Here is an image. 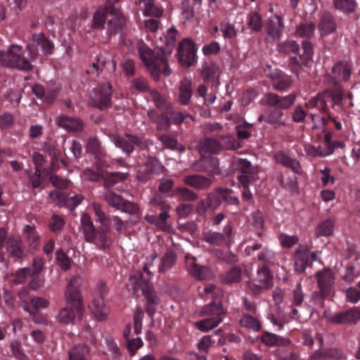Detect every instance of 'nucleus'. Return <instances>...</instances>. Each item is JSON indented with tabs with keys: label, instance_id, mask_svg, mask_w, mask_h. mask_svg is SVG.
<instances>
[{
	"label": "nucleus",
	"instance_id": "nucleus-1",
	"mask_svg": "<svg viewBox=\"0 0 360 360\" xmlns=\"http://www.w3.org/2000/svg\"><path fill=\"white\" fill-rule=\"evenodd\" d=\"M297 97L298 93L295 91L285 96H280L273 92L266 93L260 101L261 104L266 106V108L259 117L258 120L272 125L276 129L288 127L284 110L290 109Z\"/></svg>",
	"mask_w": 360,
	"mask_h": 360
},
{
	"label": "nucleus",
	"instance_id": "nucleus-2",
	"mask_svg": "<svg viewBox=\"0 0 360 360\" xmlns=\"http://www.w3.org/2000/svg\"><path fill=\"white\" fill-rule=\"evenodd\" d=\"M315 29V24L311 22H302L297 26L295 35L306 39L302 41V53L299 56L300 61L297 56L290 57L288 61V68L297 77L304 71L305 68L312 64L314 46L309 39L314 36Z\"/></svg>",
	"mask_w": 360,
	"mask_h": 360
},
{
	"label": "nucleus",
	"instance_id": "nucleus-3",
	"mask_svg": "<svg viewBox=\"0 0 360 360\" xmlns=\"http://www.w3.org/2000/svg\"><path fill=\"white\" fill-rule=\"evenodd\" d=\"M81 277L72 276L65 292V306L56 316L57 321L63 324L72 323L76 317L82 318L84 308L80 291Z\"/></svg>",
	"mask_w": 360,
	"mask_h": 360
},
{
	"label": "nucleus",
	"instance_id": "nucleus-4",
	"mask_svg": "<svg viewBox=\"0 0 360 360\" xmlns=\"http://www.w3.org/2000/svg\"><path fill=\"white\" fill-rule=\"evenodd\" d=\"M26 257L25 245L19 237H7L4 229H0V262L8 268L9 262H22Z\"/></svg>",
	"mask_w": 360,
	"mask_h": 360
},
{
	"label": "nucleus",
	"instance_id": "nucleus-5",
	"mask_svg": "<svg viewBox=\"0 0 360 360\" xmlns=\"http://www.w3.org/2000/svg\"><path fill=\"white\" fill-rule=\"evenodd\" d=\"M137 46L140 59L155 81L159 80L161 74L165 77L171 74V70L165 56H157L143 41L139 42Z\"/></svg>",
	"mask_w": 360,
	"mask_h": 360
},
{
	"label": "nucleus",
	"instance_id": "nucleus-6",
	"mask_svg": "<svg viewBox=\"0 0 360 360\" xmlns=\"http://www.w3.org/2000/svg\"><path fill=\"white\" fill-rule=\"evenodd\" d=\"M31 60L25 56V50L22 46L12 44L8 49L0 51V64L2 66L15 68L20 71L29 72L32 70Z\"/></svg>",
	"mask_w": 360,
	"mask_h": 360
},
{
	"label": "nucleus",
	"instance_id": "nucleus-7",
	"mask_svg": "<svg viewBox=\"0 0 360 360\" xmlns=\"http://www.w3.org/2000/svg\"><path fill=\"white\" fill-rule=\"evenodd\" d=\"M200 314L207 318L197 321L195 326L202 332H207L222 322L224 310L220 302L213 301L202 309Z\"/></svg>",
	"mask_w": 360,
	"mask_h": 360
},
{
	"label": "nucleus",
	"instance_id": "nucleus-8",
	"mask_svg": "<svg viewBox=\"0 0 360 360\" xmlns=\"http://www.w3.org/2000/svg\"><path fill=\"white\" fill-rule=\"evenodd\" d=\"M352 65L347 60H339L334 64L331 70L326 72L325 83L330 88H339L342 83L349 80Z\"/></svg>",
	"mask_w": 360,
	"mask_h": 360
},
{
	"label": "nucleus",
	"instance_id": "nucleus-9",
	"mask_svg": "<svg viewBox=\"0 0 360 360\" xmlns=\"http://www.w3.org/2000/svg\"><path fill=\"white\" fill-rule=\"evenodd\" d=\"M108 294L105 283L100 282L97 285L96 295L89 308L97 321H103L107 319L110 313V307L105 302V297Z\"/></svg>",
	"mask_w": 360,
	"mask_h": 360
},
{
	"label": "nucleus",
	"instance_id": "nucleus-10",
	"mask_svg": "<svg viewBox=\"0 0 360 360\" xmlns=\"http://www.w3.org/2000/svg\"><path fill=\"white\" fill-rule=\"evenodd\" d=\"M233 146V139L227 135H219L217 138H207L200 143L199 150L201 156L206 154H217L224 147L230 148Z\"/></svg>",
	"mask_w": 360,
	"mask_h": 360
},
{
	"label": "nucleus",
	"instance_id": "nucleus-11",
	"mask_svg": "<svg viewBox=\"0 0 360 360\" xmlns=\"http://www.w3.org/2000/svg\"><path fill=\"white\" fill-rule=\"evenodd\" d=\"M41 48L45 55H51L54 47L53 43L44 33H35L32 36V40L27 46L28 55L31 60H37L39 56L38 49Z\"/></svg>",
	"mask_w": 360,
	"mask_h": 360
},
{
	"label": "nucleus",
	"instance_id": "nucleus-12",
	"mask_svg": "<svg viewBox=\"0 0 360 360\" xmlns=\"http://www.w3.org/2000/svg\"><path fill=\"white\" fill-rule=\"evenodd\" d=\"M112 84L106 82L100 84L94 89L91 96V104L93 106L103 110L111 106Z\"/></svg>",
	"mask_w": 360,
	"mask_h": 360
},
{
	"label": "nucleus",
	"instance_id": "nucleus-13",
	"mask_svg": "<svg viewBox=\"0 0 360 360\" xmlns=\"http://www.w3.org/2000/svg\"><path fill=\"white\" fill-rule=\"evenodd\" d=\"M195 43L190 39H184L179 45L177 56L180 63L186 68L193 65L197 61Z\"/></svg>",
	"mask_w": 360,
	"mask_h": 360
},
{
	"label": "nucleus",
	"instance_id": "nucleus-14",
	"mask_svg": "<svg viewBox=\"0 0 360 360\" xmlns=\"http://www.w3.org/2000/svg\"><path fill=\"white\" fill-rule=\"evenodd\" d=\"M151 204L160 210L158 215L151 216L153 223H154L158 228L163 231H168L169 226L167 224V219L169 217L168 212L170 209L168 205L162 197L156 193L151 199Z\"/></svg>",
	"mask_w": 360,
	"mask_h": 360
},
{
	"label": "nucleus",
	"instance_id": "nucleus-15",
	"mask_svg": "<svg viewBox=\"0 0 360 360\" xmlns=\"http://www.w3.org/2000/svg\"><path fill=\"white\" fill-rule=\"evenodd\" d=\"M316 279L319 288V295L322 299L328 297L333 290L335 276L331 269L325 268L316 273Z\"/></svg>",
	"mask_w": 360,
	"mask_h": 360
},
{
	"label": "nucleus",
	"instance_id": "nucleus-16",
	"mask_svg": "<svg viewBox=\"0 0 360 360\" xmlns=\"http://www.w3.org/2000/svg\"><path fill=\"white\" fill-rule=\"evenodd\" d=\"M49 196L58 206L71 210L75 209L84 199L82 195H66L65 193L56 190L51 191Z\"/></svg>",
	"mask_w": 360,
	"mask_h": 360
},
{
	"label": "nucleus",
	"instance_id": "nucleus-17",
	"mask_svg": "<svg viewBox=\"0 0 360 360\" xmlns=\"http://www.w3.org/2000/svg\"><path fill=\"white\" fill-rule=\"evenodd\" d=\"M104 200L110 206L123 212L133 213L135 210L133 203L124 200L111 189H107L105 192Z\"/></svg>",
	"mask_w": 360,
	"mask_h": 360
},
{
	"label": "nucleus",
	"instance_id": "nucleus-18",
	"mask_svg": "<svg viewBox=\"0 0 360 360\" xmlns=\"http://www.w3.org/2000/svg\"><path fill=\"white\" fill-rule=\"evenodd\" d=\"M221 70L214 62L204 63L200 69V76L205 82H211L212 87L217 88L220 85Z\"/></svg>",
	"mask_w": 360,
	"mask_h": 360
},
{
	"label": "nucleus",
	"instance_id": "nucleus-19",
	"mask_svg": "<svg viewBox=\"0 0 360 360\" xmlns=\"http://www.w3.org/2000/svg\"><path fill=\"white\" fill-rule=\"evenodd\" d=\"M164 167L156 160L148 159L141 165L136 174V180L146 182L150 174H159L162 172Z\"/></svg>",
	"mask_w": 360,
	"mask_h": 360
},
{
	"label": "nucleus",
	"instance_id": "nucleus-20",
	"mask_svg": "<svg viewBox=\"0 0 360 360\" xmlns=\"http://www.w3.org/2000/svg\"><path fill=\"white\" fill-rule=\"evenodd\" d=\"M141 290L145 299L146 300V313L150 316H153L155 313V308L160 302V299L157 295L156 291L155 290L152 283L146 282L141 286Z\"/></svg>",
	"mask_w": 360,
	"mask_h": 360
},
{
	"label": "nucleus",
	"instance_id": "nucleus-21",
	"mask_svg": "<svg viewBox=\"0 0 360 360\" xmlns=\"http://www.w3.org/2000/svg\"><path fill=\"white\" fill-rule=\"evenodd\" d=\"M109 231L101 226L91 232V237L86 236L84 238L86 242L95 244L100 250H105L110 245V239L107 235Z\"/></svg>",
	"mask_w": 360,
	"mask_h": 360
},
{
	"label": "nucleus",
	"instance_id": "nucleus-22",
	"mask_svg": "<svg viewBox=\"0 0 360 360\" xmlns=\"http://www.w3.org/2000/svg\"><path fill=\"white\" fill-rule=\"evenodd\" d=\"M274 159L277 163L290 169L293 172L298 174L302 173L300 162L290 156L288 152L284 150L277 151L274 155Z\"/></svg>",
	"mask_w": 360,
	"mask_h": 360
},
{
	"label": "nucleus",
	"instance_id": "nucleus-23",
	"mask_svg": "<svg viewBox=\"0 0 360 360\" xmlns=\"http://www.w3.org/2000/svg\"><path fill=\"white\" fill-rule=\"evenodd\" d=\"M359 319L360 310L357 307H353L334 314L330 319V322L335 324H347L356 323Z\"/></svg>",
	"mask_w": 360,
	"mask_h": 360
},
{
	"label": "nucleus",
	"instance_id": "nucleus-24",
	"mask_svg": "<svg viewBox=\"0 0 360 360\" xmlns=\"http://www.w3.org/2000/svg\"><path fill=\"white\" fill-rule=\"evenodd\" d=\"M265 29L269 37L273 39H279L284 30L283 18L278 15H274L267 22Z\"/></svg>",
	"mask_w": 360,
	"mask_h": 360
},
{
	"label": "nucleus",
	"instance_id": "nucleus-25",
	"mask_svg": "<svg viewBox=\"0 0 360 360\" xmlns=\"http://www.w3.org/2000/svg\"><path fill=\"white\" fill-rule=\"evenodd\" d=\"M57 124L69 132H80L84 129L83 122L77 117L61 115L56 118Z\"/></svg>",
	"mask_w": 360,
	"mask_h": 360
},
{
	"label": "nucleus",
	"instance_id": "nucleus-26",
	"mask_svg": "<svg viewBox=\"0 0 360 360\" xmlns=\"http://www.w3.org/2000/svg\"><path fill=\"white\" fill-rule=\"evenodd\" d=\"M276 49L278 52L284 56H289L290 57L297 56L299 58L300 46L293 39H286L277 44ZM298 60L300 61V58Z\"/></svg>",
	"mask_w": 360,
	"mask_h": 360
},
{
	"label": "nucleus",
	"instance_id": "nucleus-27",
	"mask_svg": "<svg viewBox=\"0 0 360 360\" xmlns=\"http://www.w3.org/2000/svg\"><path fill=\"white\" fill-rule=\"evenodd\" d=\"M233 165L236 170L242 174L239 176H252L255 180H257V169L248 160L237 158L233 161Z\"/></svg>",
	"mask_w": 360,
	"mask_h": 360
},
{
	"label": "nucleus",
	"instance_id": "nucleus-28",
	"mask_svg": "<svg viewBox=\"0 0 360 360\" xmlns=\"http://www.w3.org/2000/svg\"><path fill=\"white\" fill-rule=\"evenodd\" d=\"M260 340L268 347H286L291 343L290 339L268 331H264L261 334Z\"/></svg>",
	"mask_w": 360,
	"mask_h": 360
},
{
	"label": "nucleus",
	"instance_id": "nucleus-29",
	"mask_svg": "<svg viewBox=\"0 0 360 360\" xmlns=\"http://www.w3.org/2000/svg\"><path fill=\"white\" fill-rule=\"evenodd\" d=\"M309 262V250L306 246L300 245L295 253V269L300 274L303 273Z\"/></svg>",
	"mask_w": 360,
	"mask_h": 360
},
{
	"label": "nucleus",
	"instance_id": "nucleus-30",
	"mask_svg": "<svg viewBox=\"0 0 360 360\" xmlns=\"http://www.w3.org/2000/svg\"><path fill=\"white\" fill-rule=\"evenodd\" d=\"M192 81L184 79L178 88L177 101L182 105H188L193 96Z\"/></svg>",
	"mask_w": 360,
	"mask_h": 360
},
{
	"label": "nucleus",
	"instance_id": "nucleus-31",
	"mask_svg": "<svg viewBox=\"0 0 360 360\" xmlns=\"http://www.w3.org/2000/svg\"><path fill=\"white\" fill-rule=\"evenodd\" d=\"M139 9L144 16L160 18L163 15V8L155 4V0H139Z\"/></svg>",
	"mask_w": 360,
	"mask_h": 360
},
{
	"label": "nucleus",
	"instance_id": "nucleus-32",
	"mask_svg": "<svg viewBox=\"0 0 360 360\" xmlns=\"http://www.w3.org/2000/svg\"><path fill=\"white\" fill-rule=\"evenodd\" d=\"M219 161L216 157L205 155L201 156L200 160L197 164V167L200 171L207 172L213 174L219 172Z\"/></svg>",
	"mask_w": 360,
	"mask_h": 360
},
{
	"label": "nucleus",
	"instance_id": "nucleus-33",
	"mask_svg": "<svg viewBox=\"0 0 360 360\" xmlns=\"http://www.w3.org/2000/svg\"><path fill=\"white\" fill-rule=\"evenodd\" d=\"M327 94L324 92L319 94L317 96L312 97L305 103V106L308 110H317L321 113L325 112L328 114V101L326 99Z\"/></svg>",
	"mask_w": 360,
	"mask_h": 360
},
{
	"label": "nucleus",
	"instance_id": "nucleus-34",
	"mask_svg": "<svg viewBox=\"0 0 360 360\" xmlns=\"http://www.w3.org/2000/svg\"><path fill=\"white\" fill-rule=\"evenodd\" d=\"M183 181L186 185L197 189L207 188L212 184V181L211 179L205 177L199 174L185 176L183 179Z\"/></svg>",
	"mask_w": 360,
	"mask_h": 360
},
{
	"label": "nucleus",
	"instance_id": "nucleus-35",
	"mask_svg": "<svg viewBox=\"0 0 360 360\" xmlns=\"http://www.w3.org/2000/svg\"><path fill=\"white\" fill-rule=\"evenodd\" d=\"M337 24L333 15L330 13H324L319 24L321 35H328L336 30Z\"/></svg>",
	"mask_w": 360,
	"mask_h": 360
},
{
	"label": "nucleus",
	"instance_id": "nucleus-36",
	"mask_svg": "<svg viewBox=\"0 0 360 360\" xmlns=\"http://www.w3.org/2000/svg\"><path fill=\"white\" fill-rule=\"evenodd\" d=\"M113 17L108 22V34L110 36L116 35L120 32L126 22V19L122 13H111Z\"/></svg>",
	"mask_w": 360,
	"mask_h": 360
},
{
	"label": "nucleus",
	"instance_id": "nucleus-37",
	"mask_svg": "<svg viewBox=\"0 0 360 360\" xmlns=\"http://www.w3.org/2000/svg\"><path fill=\"white\" fill-rule=\"evenodd\" d=\"M113 141L117 147L121 148L127 154H130L134 151L135 138L131 135L116 136L114 137Z\"/></svg>",
	"mask_w": 360,
	"mask_h": 360
},
{
	"label": "nucleus",
	"instance_id": "nucleus-38",
	"mask_svg": "<svg viewBox=\"0 0 360 360\" xmlns=\"http://www.w3.org/2000/svg\"><path fill=\"white\" fill-rule=\"evenodd\" d=\"M193 121V117L188 114H184L180 112L174 111L172 108L169 112L166 113V120L165 122V128L169 129L170 124L172 123L176 125H179L184 122H187V120Z\"/></svg>",
	"mask_w": 360,
	"mask_h": 360
},
{
	"label": "nucleus",
	"instance_id": "nucleus-39",
	"mask_svg": "<svg viewBox=\"0 0 360 360\" xmlns=\"http://www.w3.org/2000/svg\"><path fill=\"white\" fill-rule=\"evenodd\" d=\"M335 223V220L332 218L326 219L319 223L314 230L315 236L320 238L331 236L333 233Z\"/></svg>",
	"mask_w": 360,
	"mask_h": 360
},
{
	"label": "nucleus",
	"instance_id": "nucleus-40",
	"mask_svg": "<svg viewBox=\"0 0 360 360\" xmlns=\"http://www.w3.org/2000/svg\"><path fill=\"white\" fill-rule=\"evenodd\" d=\"M342 353L335 349L328 350H317L312 354L309 360H337L342 357Z\"/></svg>",
	"mask_w": 360,
	"mask_h": 360
},
{
	"label": "nucleus",
	"instance_id": "nucleus-41",
	"mask_svg": "<svg viewBox=\"0 0 360 360\" xmlns=\"http://www.w3.org/2000/svg\"><path fill=\"white\" fill-rule=\"evenodd\" d=\"M150 97L154 102L156 108L163 113L166 114L171 111L172 104L165 98L162 96L158 91L155 89L151 91Z\"/></svg>",
	"mask_w": 360,
	"mask_h": 360
},
{
	"label": "nucleus",
	"instance_id": "nucleus-42",
	"mask_svg": "<svg viewBox=\"0 0 360 360\" xmlns=\"http://www.w3.org/2000/svg\"><path fill=\"white\" fill-rule=\"evenodd\" d=\"M24 232L30 247L34 250H37L40 246V236L33 226L26 225Z\"/></svg>",
	"mask_w": 360,
	"mask_h": 360
},
{
	"label": "nucleus",
	"instance_id": "nucleus-43",
	"mask_svg": "<svg viewBox=\"0 0 360 360\" xmlns=\"http://www.w3.org/2000/svg\"><path fill=\"white\" fill-rule=\"evenodd\" d=\"M89 352V347L86 345L78 344L69 351V360H87Z\"/></svg>",
	"mask_w": 360,
	"mask_h": 360
},
{
	"label": "nucleus",
	"instance_id": "nucleus-44",
	"mask_svg": "<svg viewBox=\"0 0 360 360\" xmlns=\"http://www.w3.org/2000/svg\"><path fill=\"white\" fill-rule=\"evenodd\" d=\"M176 261V253L173 250H167L161 259L159 271L162 274L167 272L174 266Z\"/></svg>",
	"mask_w": 360,
	"mask_h": 360
},
{
	"label": "nucleus",
	"instance_id": "nucleus-45",
	"mask_svg": "<svg viewBox=\"0 0 360 360\" xmlns=\"http://www.w3.org/2000/svg\"><path fill=\"white\" fill-rule=\"evenodd\" d=\"M240 325L255 332L260 330L262 328V325L258 318L250 314H243L241 316Z\"/></svg>",
	"mask_w": 360,
	"mask_h": 360
},
{
	"label": "nucleus",
	"instance_id": "nucleus-46",
	"mask_svg": "<svg viewBox=\"0 0 360 360\" xmlns=\"http://www.w3.org/2000/svg\"><path fill=\"white\" fill-rule=\"evenodd\" d=\"M105 59L101 56H96L95 60H94L86 68V73L92 77H98L103 71L105 65Z\"/></svg>",
	"mask_w": 360,
	"mask_h": 360
},
{
	"label": "nucleus",
	"instance_id": "nucleus-47",
	"mask_svg": "<svg viewBox=\"0 0 360 360\" xmlns=\"http://www.w3.org/2000/svg\"><path fill=\"white\" fill-rule=\"evenodd\" d=\"M257 259L264 263L263 266L269 267L278 264L276 254L268 248H264L257 255Z\"/></svg>",
	"mask_w": 360,
	"mask_h": 360
},
{
	"label": "nucleus",
	"instance_id": "nucleus-48",
	"mask_svg": "<svg viewBox=\"0 0 360 360\" xmlns=\"http://www.w3.org/2000/svg\"><path fill=\"white\" fill-rule=\"evenodd\" d=\"M257 281L264 286V288H269L272 286L273 283V275L269 270V267L262 266L261 268L257 269Z\"/></svg>",
	"mask_w": 360,
	"mask_h": 360
},
{
	"label": "nucleus",
	"instance_id": "nucleus-49",
	"mask_svg": "<svg viewBox=\"0 0 360 360\" xmlns=\"http://www.w3.org/2000/svg\"><path fill=\"white\" fill-rule=\"evenodd\" d=\"M292 85V79L287 75L278 76L272 82L273 89L280 92L287 91Z\"/></svg>",
	"mask_w": 360,
	"mask_h": 360
},
{
	"label": "nucleus",
	"instance_id": "nucleus-50",
	"mask_svg": "<svg viewBox=\"0 0 360 360\" xmlns=\"http://www.w3.org/2000/svg\"><path fill=\"white\" fill-rule=\"evenodd\" d=\"M172 197L184 201H195L198 199V195L195 193L187 188L182 187L176 188L172 193Z\"/></svg>",
	"mask_w": 360,
	"mask_h": 360
},
{
	"label": "nucleus",
	"instance_id": "nucleus-51",
	"mask_svg": "<svg viewBox=\"0 0 360 360\" xmlns=\"http://www.w3.org/2000/svg\"><path fill=\"white\" fill-rule=\"evenodd\" d=\"M201 203L205 207V210H215L219 207L221 203V200L218 188L216 189L215 192L209 193L207 198L201 201Z\"/></svg>",
	"mask_w": 360,
	"mask_h": 360
},
{
	"label": "nucleus",
	"instance_id": "nucleus-52",
	"mask_svg": "<svg viewBox=\"0 0 360 360\" xmlns=\"http://www.w3.org/2000/svg\"><path fill=\"white\" fill-rule=\"evenodd\" d=\"M304 150L307 155L314 158H323L331 154V149L330 148H328V149H324V148L321 146L316 147L309 143L304 145Z\"/></svg>",
	"mask_w": 360,
	"mask_h": 360
},
{
	"label": "nucleus",
	"instance_id": "nucleus-53",
	"mask_svg": "<svg viewBox=\"0 0 360 360\" xmlns=\"http://www.w3.org/2000/svg\"><path fill=\"white\" fill-rule=\"evenodd\" d=\"M187 269L190 274L200 280H204L207 276V269L197 264L195 259H193V261L187 264Z\"/></svg>",
	"mask_w": 360,
	"mask_h": 360
},
{
	"label": "nucleus",
	"instance_id": "nucleus-54",
	"mask_svg": "<svg viewBox=\"0 0 360 360\" xmlns=\"http://www.w3.org/2000/svg\"><path fill=\"white\" fill-rule=\"evenodd\" d=\"M127 175L120 172H111L108 173L105 176L103 175V180L104 181V187L107 189H110V187L113 186L120 181L125 180Z\"/></svg>",
	"mask_w": 360,
	"mask_h": 360
},
{
	"label": "nucleus",
	"instance_id": "nucleus-55",
	"mask_svg": "<svg viewBox=\"0 0 360 360\" xmlns=\"http://www.w3.org/2000/svg\"><path fill=\"white\" fill-rule=\"evenodd\" d=\"M238 181L242 187V196L245 200H251L252 199V194L250 191V186L252 185L257 180H255L252 176H238Z\"/></svg>",
	"mask_w": 360,
	"mask_h": 360
},
{
	"label": "nucleus",
	"instance_id": "nucleus-56",
	"mask_svg": "<svg viewBox=\"0 0 360 360\" xmlns=\"http://www.w3.org/2000/svg\"><path fill=\"white\" fill-rule=\"evenodd\" d=\"M92 207L95 215L97 217L96 221L101 223V226H103L105 230H110V218L106 215L101 206L98 203H93Z\"/></svg>",
	"mask_w": 360,
	"mask_h": 360
},
{
	"label": "nucleus",
	"instance_id": "nucleus-57",
	"mask_svg": "<svg viewBox=\"0 0 360 360\" xmlns=\"http://www.w3.org/2000/svg\"><path fill=\"white\" fill-rule=\"evenodd\" d=\"M334 6L344 13H351L355 11L357 4L356 0H334Z\"/></svg>",
	"mask_w": 360,
	"mask_h": 360
},
{
	"label": "nucleus",
	"instance_id": "nucleus-58",
	"mask_svg": "<svg viewBox=\"0 0 360 360\" xmlns=\"http://www.w3.org/2000/svg\"><path fill=\"white\" fill-rule=\"evenodd\" d=\"M30 304L32 305V308H30L28 306H25L24 309L33 314L39 309H46L49 305V302L47 300L39 297H32V299H30Z\"/></svg>",
	"mask_w": 360,
	"mask_h": 360
},
{
	"label": "nucleus",
	"instance_id": "nucleus-59",
	"mask_svg": "<svg viewBox=\"0 0 360 360\" xmlns=\"http://www.w3.org/2000/svg\"><path fill=\"white\" fill-rule=\"evenodd\" d=\"M333 90H328L325 91L327 94L326 99L328 103L331 102L333 107L341 104L343 100V94L342 91V86L339 88H333Z\"/></svg>",
	"mask_w": 360,
	"mask_h": 360
},
{
	"label": "nucleus",
	"instance_id": "nucleus-60",
	"mask_svg": "<svg viewBox=\"0 0 360 360\" xmlns=\"http://www.w3.org/2000/svg\"><path fill=\"white\" fill-rule=\"evenodd\" d=\"M174 190V181L173 179L170 178H162L159 180L158 191L160 193L172 197V193Z\"/></svg>",
	"mask_w": 360,
	"mask_h": 360
},
{
	"label": "nucleus",
	"instance_id": "nucleus-61",
	"mask_svg": "<svg viewBox=\"0 0 360 360\" xmlns=\"http://www.w3.org/2000/svg\"><path fill=\"white\" fill-rule=\"evenodd\" d=\"M86 150L88 153L95 155L96 158L103 155V150L101 147V142L96 137H91L89 139Z\"/></svg>",
	"mask_w": 360,
	"mask_h": 360
},
{
	"label": "nucleus",
	"instance_id": "nucleus-62",
	"mask_svg": "<svg viewBox=\"0 0 360 360\" xmlns=\"http://www.w3.org/2000/svg\"><path fill=\"white\" fill-rule=\"evenodd\" d=\"M242 270L238 266H234L226 271L223 278V281L226 283H238L241 280Z\"/></svg>",
	"mask_w": 360,
	"mask_h": 360
},
{
	"label": "nucleus",
	"instance_id": "nucleus-63",
	"mask_svg": "<svg viewBox=\"0 0 360 360\" xmlns=\"http://www.w3.org/2000/svg\"><path fill=\"white\" fill-rule=\"evenodd\" d=\"M109 13L105 8L98 9L94 15L92 27L95 29H103L105 23L106 15Z\"/></svg>",
	"mask_w": 360,
	"mask_h": 360
},
{
	"label": "nucleus",
	"instance_id": "nucleus-64",
	"mask_svg": "<svg viewBox=\"0 0 360 360\" xmlns=\"http://www.w3.org/2000/svg\"><path fill=\"white\" fill-rule=\"evenodd\" d=\"M65 224V220L61 216L53 214L49 220V226L53 233L58 234L63 229Z\"/></svg>",
	"mask_w": 360,
	"mask_h": 360
}]
</instances>
